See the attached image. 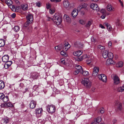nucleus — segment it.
Instances as JSON below:
<instances>
[{
	"mask_svg": "<svg viewBox=\"0 0 124 124\" xmlns=\"http://www.w3.org/2000/svg\"><path fill=\"white\" fill-rule=\"evenodd\" d=\"M73 54L75 56H79L82 54V52L80 51H78L77 52H74Z\"/></svg>",
	"mask_w": 124,
	"mask_h": 124,
	"instance_id": "5701e85b",
	"label": "nucleus"
},
{
	"mask_svg": "<svg viewBox=\"0 0 124 124\" xmlns=\"http://www.w3.org/2000/svg\"><path fill=\"white\" fill-rule=\"evenodd\" d=\"M6 106L7 107H13V105L12 104L11 102H8V103H6Z\"/></svg>",
	"mask_w": 124,
	"mask_h": 124,
	"instance_id": "c03bdc74",
	"label": "nucleus"
},
{
	"mask_svg": "<svg viewBox=\"0 0 124 124\" xmlns=\"http://www.w3.org/2000/svg\"><path fill=\"white\" fill-rule=\"evenodd\" d=\"M87 57V55L85 54L80 58H78L77 59L78 61H82L83 59L86 58Z\"/></svg>",
	"mask_w": 124,
	"mask_h": 124,
	"instance_id": "473e14b6",
	"label": "nucleus"
},
{
	"mask_svg": "<svg viewBox=\"0 0 124 124\" xmlns=\"http://www.w3.org/2000/svg\"><path fill=\"white\" fill-rule=\"evenodd\" d=\"M117 91L119 92H122L124 91V86L118 88L117 89Z\"/></svg>",
	"mask_w": 124,
	"mask_h": 124,
	"instance_id": "72a5a7b5",
	"label": "nucleus"
},
{
	"mask_svg": "<svg viewBox=\"0 0 124 124\" xmlns=\"http://www.w3.org/2000/svg\"><path fill=\"white\" fill-rule=\"evenodd\" d=\"M98 48L101 50H103L105 49L104 47L101 45H99L98 46Z\"/></svg>",
	"mask_w": 124,
	"mask_h": 124,
	"instance_id": "a18cd8bd",
	"label": "nucleus"
},
{
	"mask_svg": "<svg viewBox=\"0 0 124 124\" xmlns=\"http://www.w3.org/2000/svg\"><path fill=\"white\" fill-rule=\"evenodd\" d=\"M60 54L61 55L64 56L65 57L67 56V55L66 53V52L64 51H61L60 53Z\"/></svg>",
	"mask_w": 124,
	"mask_h": 124,
	"instance_id": "79ce46f5",
	"label": "nucleus"
},
{
	"mask_svg": "<svg viewBox=\"0 0 124 124\" xmlns=\"http://www.w3.org/2000/svg\"><path fill=\"white\" fill-rule=\"evenodd\" d=\"M9 99L8 96H4L2 99V100L4 102H7L8 100Z\"/></svg>",
	"mask_w": 124,
	"mask_h": 124,
	"instance_id": "4c0bfd02",
	"label": "nucleus"
},
{
	"mask_svg": "<svg viewBox=\"0 0 124 124\" xmlns=\"http://www.w3.org/2000/svg\"><path fill=\"white\" fill-rule=\"evenodd\" d=\"M10 8L12 9V10L13 11H15V6L13 5H11L10 6Z\"/></svg>",
	"mask_w": 124,
	"mask_h": 124,
	"instance_id": "49530a36",
	"label": "nucleus"
},
{
	"mask_svg": "<svg viewBox=\"0 0 124 124\" xmlns=\"http://www.w3.org/2000/svg\"><path fill=\"white\" fill-rule=\"evenodd\" d=\"M107 10L108 11H111L112 10V8L110 5H108L107 7Z\"/></svg>",
	"mask_w": 124,
	"mask_h": 124,
	"instance_id": "a19ab883",
	"label": "nucleus"
},
{
	"mask_svg": "<svg viewBox=\"0 0 124 124\" xmlns=\"http://www.w3.org/2000/svg\"><path fill=\"white\" fill-rule=\"evenodd\" d=\"M100 27L102 29H104L105 27L101 24H100L99 25Z\"/></svg>",
	"mask_w": 124,
	"mask_h": 124,
	"instance_id": "774afa93",
	"label": "nucleus"
},
{
	"mask_svg": "<svg viewBox=\"0 0 124 124\" xmlns=\"http://www.w3.org/2000/svg\"><path fill=\"white\" fill-rule=\"evenodd\" d=\"M9 59V56L8 55H4L2 57V60L3 62H8Z\"/></svg>",
	"mask_w": 124,
	"mask_h": 124,
	"instance_id": "aec40b11",
	"label": "nucleus"
},
{
	"mask_svg": "<svg viewBox=\"0 0 124 124\" xmlns=\"http://www.w3.org/2000/svg\"><path fill=\"white\" fill-rule=\"evenodd\" d=\"M101 12L103 14H106V11L104 9H102L101 11Z\"/></svg>",
	"mask_w": 124,
	"mask_h": 124,
	"instance_id": "603ef678",
	"label": "nucleus"
},
{
	"mask_svg": "<svg viewBox=\"0 0 124 124\" xmlns=\"http://www.w3.org/2000/svg\"><path fill=\"white\" fill-rule=\"evenodd\" d=\"M39 74L37 72H34L31 74V76L32 78L34 79H36L39 76Z\"/></svg>",
	"mask_w": 124,
	"mask_h": 124,
	"instance_id": "6ab92c4d",
	"label": "nucleus"
},
{
	"mask_svg": "<svg viewBox=\"0 0 124 124\" xmlns=\"http://www.w3.org/2000/svg\"><path fill=\"white\" fill-rule=\"evenodd\" d=\"M75 68L76 70L78 71L79 72H80V73H82V72L83 71V69L82 67L79 65H77L75 67Z\"/></svg>",
	"mask_w": 124,
	"mask_h": 124,
	"instance_id": "f3484780",
	"label": "nucleus"
},
{
	"mask_svg": "<svg viewBox=\"0 0 124 124\" xmlns=\"http://www.w3.org/2000/svg\"><path fill=\"white\" fill-rule=\"evenodd\" d=\"M79 23L81 24H85V21L82 20H80L79 21Z\"/></svg>",
	"mask_w": 124,
	"mask_h": 124,
	"instance_id": "de8ad7c7",
	"label": "nucleus"
},
{
	"mask_svg": "<svg viewBox=\"0 0 124 124\" xmlns=\"http://www.w3.org/2000/svg\"><path fill=\"white\" fill-rule=\"evenodd\" d=\"M116 122V120L115 119H114L112 121V123L113 124H114Z\"/></svg>",
	"mask_w": 124,
	"mask_h": 124,
	"instance_id": "69168bd1",
	"label": "nucleus"
},
{
	"mask_svg": "<svg viewBox=\"0 0 124 124\" xmlns=\"http://www.w3.org/2000/svg\"><path fill=\"white\" fill-rule=\"evenodd\" d=\"M99 70V68L97 67H94L93 69L92 76L95 77L98 74Z\"/></svg>",
	"mask_w": 124,
	"mask_h": 124,
	"instance_id": "1a4fd4ad",
	"label": "nucleus"
},
{
	"mask_svg": "<svg viewBox=\"0 0 124 124\" xmlns=\"http://www.w3.org/2000/svg\"><path fill=\"white\" fill-rule=\"evenodd\" d=\"M51 5L49 3H47L46 4V8L47 9H48L51 7Z\"/></svg>",
	"mask_w": 124,
	"mask_h": 124,
	"instance_id": "5fc2aeb1",
	"label": "nucleus"
},
{
	"mask_svg": "<svg viewBox=\"0 0 124 124\" xmlns=\"http://www.w3.org/2000/svg\"><path fill=\"white\" fill-rule=\"evenodd\" d=\"M123 63L122 62H119L116 64V66L117 67H121L123 65Z\"/></svg>",
	"mask_w": 124,
	"mask_h": 124,
	"instance_id": "2f4dec72",
	"label": "nucleus"
},
{
	"mask_svg": "<svg viewBox=\"0 0 124 124\" xmlns=\"http://www.w3.org/2000/svg\"><path fill=\"white\" fill-rule=\"evenodd\" d=\"M63 18L66 22L69 24L71 23V19L68 16L66 15H64L63 17Z\"/></svg>",
	"mask_w": 124,
	"mask_h": 124,
	"instance_id": "9d476101",
	"label": "nucleus"
},
{
	"mask_svg": "<svg viewBox=\"0 0 124 124\" xmlns=\"http://www.w3.org/2000/svg\"><path fill=\"white\" fill-rule=\"evenodd\" d=\"M16 14L15 13H14L12 14L11 16L13 18H14L16 17Z\"/></svg>",
	"mask_w": 124,
	"mask_h": 124,
	"instance_id": "0e129e2a",
	"label": "nucleus"
},
{
	"mask_svg": "<svg viewBox=\"0 0 124 124\" xmlns=\"http://www.w3.org/2000/svg\"><path fill=\"white\" fill-rule=\"evenodd\" d=\"M5 40L4 39H0V47L4 46L5 44Z\"/></svg>",
	"mask_w": 124,
	"mask_h": 124,
	"instance_id": "7c9ffc66",
	"label": "nucleus"
},
{
	"mask_svg": "<svg viewBox=\"0 0 124 124\" xmlns=\"http://www.w3.org/2000/svg\"><path fill=\"white\" fill-rule=\"evenodd\" d=\"M108 57L109 58L112 59L113 57V54L111 52H109L108 54Z\"/></svg>",
	"mask_w": 124,
	"mask_h": 124,
	"instance_id": "c9c22d12",
	"label": "nucleus"
},
{
	"mask_svg": "<svg viewBox=\"0 0 124 124\" xmlns=\"http://www.w3.org/2000/svg\"><path fill=\"white\" fill-rule=\"evenodd\" d=\"M7 64H8L9 65V66H10L12 63V62L11 61H8L7 62H6Z\"/></svg>",
	"mask_w": 124,
	"mask_h": 124,
	"instance_id": "864d4df0",
	"label": "nucleus"
},
{
	"mask_svg": "<svg viewBox=\"0 0 124 124\" xmlns=\"http://www.w3.org/2000/svg\"><path fill=\"white\" fill-rule=\"evenodd\" d=\"M112 59L109 58L107 60L106 64L107 65H110L113 64L115 63V62L112 60Z\"/></svg>",
	"mask_w": 124,
	"mask_h": 124,
	"instance_id": "ddd939ff",
	"label": "nucleus"
},
{
	"mask_svg": "<svg viewBox=\"0 0 124 124\" xmlns=\"http://www.w3.org/2000/svg\"><path fill=\"white\" fill-rule=\"evenodd\" d=\"M36 6L38 7H40L41 6L40 2H38L36 3Z\"/></svg>",
	"mask_w": 124,
	"mask_h": 124,
	"instance_id": "bf43d9fd",
	"label": "nucleus"
},
{
	"mask_svg": "<svg viewBox=\"0 0 124 124\" xmlns=\"http://www.w3.org/2000/svg\"><path fill=\"white\" fill-rule=\"evenodd\" d=\"M47 109L48 112L50 113H54L55 109L54 106L53 105H48L47 107Z\"/></svg>",
	"mask_w": 124,
	"mask_h": 124,
	"instance_id": "39448f33",
	"label": "nucleus"
},
{
	"mask_svg": "<svg viewBox=\"0 0 124 124\" xmlns=\"http://www.w3.org/2000/svg\"><path fill=\"white\" fill-rule=\"evenodd\" d=\"M79 72H79L78 71L76 70L74 72L73 74L75 75H76Z\"/></svg>",
	"mask_w": 124,
	"mask_h": 124,
	"instance_id": "4d7b16f0",
	"label": "nucleus"
},
{
	"mask_svg": "<svg viewBox=\"0 0 124 124\" xmlns=\"http://www.w3.org/2000/svg\"><path fill=\"white\" fill-rule=\"evenodd\" d=\"M93 21L92 20H90L88 21L86 23L85 26L86 27H89L92 24Z\"/></svg>",
	"mask_w": 124,
	"mask_h": 124,
	"instance_id": "c85d7f7f",
	"label": "nucleus"
},
{
	"mask_svg": "<svg viewBox=\"0 0 124 124\" xmlns=\"http://www.w3.org/2000/svg\"><path fill=\"white\" fill-rule=\"evenodd\" d=\"M116 25L118 28H119L122 25V24L119 19H118L116 20Z\"/></svg>",
	"mask_w": 124,
	"mask_h": 124,
	"instance_id": "cd10ccee",
	"label": "nucleus"
},
{
	"mask_svg": "<svg viewBox=\"0 0 124 124\" xmlns=\"http://www.w3.org/2000/svg\"><path fill=\"white\" fill-rule=\"evenodd\" d=\"M9 122V118L6 117L4 118L3 119L1 120V122L3 124H6L8 123Z\"/></svg>",
	"mask_w": 124,
	"mask_h": 124,
	"instance_id": "412c9836",
	"label": "nucleus"
},
{
	"mask_svg": "<svg viewBox=\"0 0 124 124\" xmlns=\"http://www.w3.org/2000/svg\"><path fill=\"white\" fill-rule=\"evenodd\" d=\"M90 7L92 9L96 11L97 12L99 11H100V9L96 4L92 3L90 5Z\"/></svg>",
	"mask_w": 124,
	"mask_h": 124,
	"instance_id": "0eeeda50",
	"label": "nucleus"
},
{
	"mask_svg": "<svg viewBox=\"0 0 124 124\" xmlns=\"http://www.w3.org/2000/svg\"><path fill=\"white\" fill-rule=\"evenodd\" d=\"M74 45L75 46L77 47L82 48L83 47V44L80 43L79 42H75Z\"/></svg>",
	"mask_w": 124,
	"mask_h": 124,
	"instance_id": "2eb2a0df",
	"label": "nucleus"
},
{
	"mask_svg": "<svg viewBox=\"0 0 124 124\" xmlns=\"http://www.w3.org/2000/svg\"><path fill=\"white\" fill-rule=\"evenodd\" d=\"M49 12L51 14H52L54 13V10L50 8L49 10Z\"/></svg>",
	"mask_w": 124,
	"mask_h": 124,
	"instance_id": "3c124183",
	"label": "nucleus"
},
{
	"mask_svg": "<svg viewBox=\"0 0 124 124\" xmlns=\"http://www.w3.org/2000/svg\"><path fill=\"white\" fill-rule=\"evenodd\" d=\"M62 17L61 16H54L53 18L54 23L57 25H59L62 21Z\"/></svg>",
	"mask_w": 124,
	"mask_h": 124,
	"instance_id": "f257e3e1",
	"label": "nucleus"
},
{
	"mask_svg": "<svg viewBox=\"0 0 124 124\" xmlns=\"http://www.w3.org/2000/svg\"><path fill=\"white\" fill-rule=\"evenodd\" d=\"M1 107H6V103L4 104H2L1 105Z\"/></svg>",
	"mask_w": 124,
	"mask_h": 124,
	"instance_id": "338daca9",
	"label": "nucleus"
},
{
	"mask_svg": "<svg viewBox=\"0 0 124 124\" xmlns=\"http://www.w3.org/2000/svg\"><path fill=\"white\" fill-rule=\"evenodd\" d=\"M36 102L34 100H32L30 102L29 105L30 107L31 108H34L36 106Z\"/></svg>",
	"mask_w": 124,
	"mask_h": 124,
	"instance_id": "f8f14e48",
	"label": "nucleus"
},
{
	"mask_svg": "<svg viewBox=\"0 0 124 124\" xmlns=\"http://www.w3.org/2000/svg\"><path fill=\"white\" fill-rule=\"evenodd\" d=\"M6 3L8 6H10L12 4V2L11 0H6Z\"/></svg>",
	"mask_w": 124,
	"mask_h": 124,
	"instance_id": "f704fd0d",
	"label": "nucleus"
},
{
	"mask_svg": "<svg viewBox=\"0 0 124 124\" xmlns=\"http://www.w3.org/2000/svg\"><path fill=\"white\" fill-rule=\"evenodd\" d=\"M4 96L3 94H0V98L2 99L4 97Z\"/></svg>",
	"mask_w": 124,
	"mask_h": 124,
	"instance_id": "e2e57ef3",
	"label": "nucleus"
},
{
	"mask_svg": "<svg viewBox=\"0 0 124 124\" xmlns=\"http://www.w3.org/2000/svg\"><path fill=\"white\" fill-rule=\"evenodd\" d=\"M106 16V14H103L101 16V17L102 19H104L105 18Z\"/></svg>",
	"mask_w": 124,
	"mask_h": 124,
	"instance_id": "680f3d73",
	"label": "nucleus"
},
{
	"mask_svg": "<svg viewBox=\"0 0 124 124\" xmlns=\"http://www.w3.org/2000/svg\"><path fill=\"white\" fill-rule=\"evenodd\" d=\"M5 84L4 82L2 81H0V89H2L4 88Z\"/></svg>",
	"mask_w": 124,
	"mask_h": 124,
	"instance_id": "c756f323",
	"label": "nucleus"
},
{
	"mask_svg": "<svg viewBox=\"0 0 124 124\" xmlns=\"http://www.w3.org/2000/svg\"><path fill=\"white\" fill-rule=\"evenodd\" d=\"M26 17L27 20L24 24V26L25 27L28 26L29 24L31 23L32 22L33 20V16L29 14Z\"/></svg>",
	"mask_w": 124,
	"mask_h": 124,
	"instance_id": "7ed1b4c3",
	"label": "nucleus"
},
{
	"mask_svg": "<svg viewBox=\"0 0 124 124\" xmlns=\"http://www.w3.org/2000/svg\"><path fill=\"white\" fill-rule=\"evenodd\" d=\"M99 111H100V113H103L104 112V110L103 108H101L99 110Z\"/></svg>",
	"mask_w": 124,
	"mask_h": 124,
	"instance_id": "13d9d810",
	"label": "nucleus"
},
{
	"mask_svg": "<svg viewBox=\"0 0 124 124\" xmlns=\"http://www.w3.org/2000/svg\"><path fill=\"white\" fill-rule=\"evenodd\" d=\"M10 66L6 63L5 64L4 67L5 69H7Z\"/></svg>",
	"mask_w": 124,
	"mask_h": 124,
	"instance_id": "8fccbe9b",
	"label": "nucleus"
},
{
	"mask_svg": "<svg viewBox=\"0 0 124 124\" xmlns=\"http://www.w3.org/2000/svg\"><path fill=\"white\" fill-rule=\"evenodd\" d=\"M108 51L106 50L104 51L102 54V56L104 58H107L108 57Z\"/></svg>",
	"mask_w": 124,
	"mask_h": 124,
	"instance_id": "b1692460",
	"label": "nucleus"
},
{
	"mask_svg": "<svg viewBox=\"0 0 124 124\" xmlns=\"http://www.w3.org/2000/svg\"><path fill=\"white\" fill-rule=\"evenodd\" d=\"M101 120V117H98L94 119V121H93L91 123V124H93V123H97L98 124L100 122Z\"/></svg>",
	"mask_w": 124,
	"mask_h": 124,
	"instance_id": "a211bd4d",
	"label": "nucleus"
},
{
	"mask_svg": "<svg viewBox=\"0 0 124 124\" xmlns=\"http://www.w3.org/2000/svg\"><path fill=\"white\" fill-rule=\"evenodd\" d=\"M61 63L62 64H65V60L63 59H61Z\"/></svg>",
	"mask_w": 124,
	"mask_h": 124,
	"instance_id": "052dcab7",
	"label": "nucleus"
},
{
	"mask_svg": "<svg viewBox=\"0 0 124 124\" xmlns=\"http://www.w3.org/2000/svg\"><path fill=\"white\" fill-rule=\"evenodd\" d=\"M98 77L99 79L102 81L106 82L107 80L106 76L104 74H100L98 75Z\"/></svg>",
	"mask_w": 124,
	"mask_h": 124,
	"instance_id": "423d86ee",
	"label": "nucleus"
},
{
	"mask_svg": "<svg viewBox=\"0 0 124 124\" xmlns=\"http://www.w3.org/2000/svg\"><path fill=\"white\" fill-rule=\"evenodd\" d=\"M87 6L88 5L86 3H82L81 5H79L78 7L77 10L78 11H80L82 9L86 10Z\"/></svg>",
	"mask_w": 124,
	"mask_h": 124,
	"instance_id": "6e6552de",
	"label": "nucleus"
},
{
	"mask_svg": "<svg viewBox=\"0 0 124 124\" xmlns=\"http://www.w3.org/2000/svg\"><path fill=\"white\" fill-rule=\"evenodd\" d=\"M21 8L23 10H26L28 8V5L26 4H24L21 5Z\"/></svg>",
	"mask_w": 124,
	"mask_h": 124,
	"instance_id": "bb28decb",
	"label": "nucleus"
},
{
	"mask_svg": "<svg viewBox=\"0 0 124 124\" xmlns=\"http://www.w3.org/2000/svg\"><path fill=\"white\" fill-rule=\"evenodd\" d=\"M62 45L61 44L56 46L54 47V48L56 50H57L59 51L61 50L62 49Z\"/></svg>",
	"mask_w": 124,
	"mask_h": 124,
	"instance_id": "a878e982",
	"label": "nucleus"
},
{
	"mask_svg": "<svg viewBox=\"0 0 124 124\" xmlns=\"http://www.w3.org/2000/svg\"><path fill=\"white\" fill-rule=\"evenodd\" d=\"M113 77V79L114 80V83L115 85H117L120 83V79L116 75L113 74L111 76Z\"/></svg>",
	"mask_w": 124,
	"mask_h": 124,
	"instance_id": "20e7f679",
	"label": "nucleus"
},
{
	"mask_svg": "<svg viewBox=\"0 0 124 124\" xmlns=\"http://www.w3.org/2000/svg\"><path fill=\"white\" fill-rule=\"evenodd\" d=\"M63 4L64 7L67 8L70 5V3L68 0H64L63 1Z\"/></svg>",
	"mask_w": 124,
	"mask_h": 124,
	"instance_id": "4be33fe9",
	"label": "nucleus"
},
{
	"mask_svg": "<svg viewBox=\"0 0 124 124\" xmlns=\"http://www.w3.org/2000/svg\"><path fill=\"white\" fill-rule=\"evenodd\" d=\"M78 11L77 10H76V9L74 8L72 12L71 16L73 17H75L78 14Z\"/></svg>",
	"mask_w": 124,
	"mask_h": 124,
	"instance_id": "dca6fc26",
	"label": "nucleus"
},
{
	"mask_svg": "<svg viewBox=\"0 0 124 124\" xmlns=\"http://www.w3.org/2000/svg\"><path fill=\"white\" fill-rule=\"evenodd\" d=\"M82 72V74L83 76H86L88 75L89 74V73L87 71H83Z\"/></svg>",
	"mask_w": 124,
	"mask_h": 124,
	"instance_id": "ea45409f",
	"label": "nucleus"
},
{
	"mask_svg": "<svg viewBox=\"0 0 124 124\" xmlns=\"http://www.w3.org/2000/svg\"><path fill=\"white\" fill-rule=\"evenodd\" d=\"M86 61L87 62V64H89L91 62V58H88L86 60Z\"/></svg>",
	"mask_w": 124,
	"mask_h": 124,
	"instance_id": "09e8293b",
	"label": "nucleus"
},
{
	"mask_svg": "<svg viewBox=\"0 0 124 124\" xmlns=\"http://www.w3.org/2000/svg\"><path fill=\"white\" fill-rule=\"evenodd\" d=\"M81 83L88 89H89L91 85V82L89 79L87 78L83 79L81 81Z\"/></svg>",
	"mask_w": 124,
	"mask_h": 124,
	"instance_id": "f03ea898",
	"label": "nucleus"
},
{
	"mask_svg": "<svg viewBox=\"0 0 124 124\" xmlns=\"http://www.w3.org/2000/svg\"><path fill=\"white\" fill-rule=\"evenodd\" d=\"M115 105L116 106L118 110H121L122 109V103L120 102L116 101L115 103Z\"/></svg>",
	"mask_w": 124,
	"mask_h": 124,
	"instance_id": "4468645a",
	"label": "nucleus"
},
{
	"mask_svg": "<svg viewBox=\"0 0 124 124\" xmlns=\"http://www.w3.org/2000/svg\"><path fill=\"white\" fill-rule=\"evenodd\" d=\"M104 25H106L107 26V29L108 31H110L111 29V27L110 25H108V23L104 24Z\"/></svg>",
	"mask_w": 124,
	"mask_h": 124,
	"instance_id": "e433bc0d",
	"label": "nucleus"
},
{
	"mask_svg": "<svg viewBox=\"0 0 124 124\" xmlns=\"http://www.w3.org/2000/svg\"><path fill=\"white\" fill-rule=\"evenodd\" d=\"M64 45L65 46L63 47V49L67 51L70 47V45L68 43H65Z\"/></svg>",
	"mask_w": 124,
	"mask_h": 124,
	"instance_id": "393cba45",
	"label": "nucleus"
},
{
	"mask_svg": "<svg viewBox=\"0 0 124 124\" xmlns=\"http://www.w3.org/2000/svg\"><path fill=\"white\" fill-rule=\"evenodd\" d=\"M61 0H51V1L52 2H60Z\"/></svg>",
	"mask_w": 124,
	"mask_h": 124,
	"instance_id": "6e6d98bb",
	"label": "nucleus"
},
{
	"mask_svg": "<svg viewBox=\"0 0 124 124\" xmlns=\"http://www.w3.org/2000/svg\"><path fill=\"white\" fill-rule=\"evenodd\" d=\"M42 112V108H38L36 110V113L37 116L38 117L41 116V113Z\"/></svg>",
	"mask_w": 124,
	"mask_h": 124,
	"instance_id": "9b49d317",
	"label": "nucleus"
},
{
	"mask_svg": "<svg viewBox=\"0 0 124 124\" xmlns=\"http://www.w3.org/2000/svg\"><path fill=\"white\" fill-rule=\"evenodd\" d=\"M20 30V27L19 26H15L14 28V30L16 32H17Z\"/></svg>",
	"mask_w": 124,
	"mask_h": 124,
	"instance_id": "58836bf2",
	"label": "nucleus"
},
{
	"mask_svg": "<svg viewBox=\"0 0 124 124\" xmlns=\"http://www.w3.org/2000/svg\"><path fill=\"white\" fill-rule=\"evenodd\" d=\"M15 8L14 11L18 12L20 11V9L19 7L15 6Z\"/></svg>",
	"mask_w": 124,
	"mask_h": 124,
	"instance_id": "37998d69",
	"label": "nucleus"
}]
</instances>
